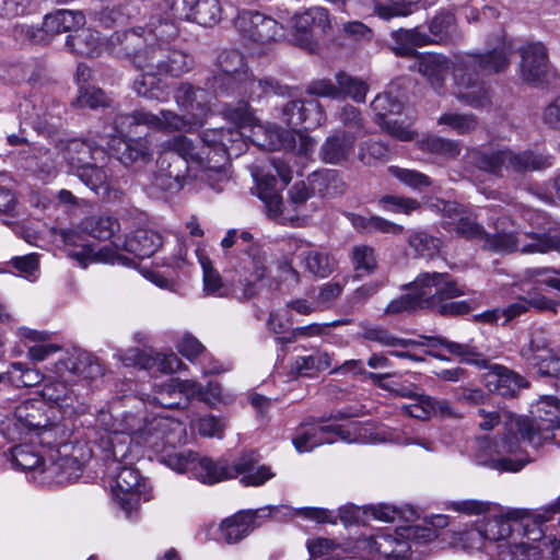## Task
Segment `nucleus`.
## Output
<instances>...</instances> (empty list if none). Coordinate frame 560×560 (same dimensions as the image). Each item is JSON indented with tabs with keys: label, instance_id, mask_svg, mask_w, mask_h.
Returning <instances> with one entry per match:
<instances>
[{
	"label": "nucleus",
	"instance_id": "nucleus-2",
	"mask_svg": "<svg viewBox=\"0 0 560 560\" xmlns=\"http://www.w3.org/2000/svg\"><path fill=\"white\" fill-rule=\"evenodd\" d=\"M533 419L517 418L510 423L509 432L494 444V467L516 472L530 459L523 455V444L539 447L547 442H558L560 433V399L545 397L532 412Z\"/></svg>",
	"mask_w": 560,
	"mask_h": 560
},
{
	"label": "nucleus",
	"instance_id": "nucleus-48",
	"mask_svg": "<svg viewBox=\"0 0 560 560\" xmlns=\"http://www.w3.org/2000/svg\"><path fill=\"white\" fill-rule=\"evenodd\" d=\"M552 351L551 341L546 331L536 329L532 332L528 343L521 348L520 355L527 366L533 368Z\"/></svg>",
	"mask_w": 560,
	"mask_h": 560
},
{
	"label": "nucleus",
	"instance_id": "nucleus-17",
	"mask_svg": "<svg viewBox=\"0 0 560 560\" xmlns=\"http://www.w3.org/2000/svg\"><path fill=\"white\" fill-rule=\"evenodd\" d=\"M241 267L247 275L240 280V285L234 289V296L238 300H249L257 293V282L262 280L268 271L267 253L260 245H250L243 248Z\"/></svg>",
	"mask_w": 560,
	"mask_h": 560
},
{
	"label": "nucleus",
	"instance_id": "nucleus-12",
	"mask_svg": "<svg viewBox=\"0 0 560 560\" xmlns=\"http://www.w3.org/2000/svg\"><path fill=\"white\" fill-rule=\"evenodd\" d=\"M235 27L244 45L259 54L267 45L284 37L283 26L259 11H241L235 19Z\"/></svg>",
	"mask_w": 560,
	"mask_h": 560
},
{
	"label": "nucleus",
	"instance_id": "nucleus-64",
	"mask_svg": "<svg viewBox=\"0 0 560 560\" xmlns=\"http://www.w3.org/2000/svg\"><path fill=\"white\" fill-rule=\"evenodd\" d=\"M439 125L450 127L458 135H468L476 130L478 119L474 114L445 113L438 119Z\"/></svg>",
	"mask_w": 560,
	"mask_h": 560
},
{
	"label": "nucleus",
	"instance_id": "nucleus-1",
	"mask_svg": "<svg viewBox=\"0 0 560 560\" xmlns=\"http://www.w3.org/2000/svg\"><path fill=\"white\" fill-rule=\"evenodd\" d=\"M487 45L486 52L457 55L452 63L441 54L419 55L417 69L440 91L452 67L457 100L475 108L485 107L490 103V93L481 77L503 72L514 54L513 42L503 31L491 36Z\"/></svg>",
	"mask_w": 560,
	"mask_h": 560
},
{
	"label": "nucleus",
	"instance_id": "nucleus-27",
	"mask_svg": "<svg viewBox=\"0 0 560 560\" xmlns=\"http://www.w3.org/2000/svg\"><path fill=\"white\" fill-rule=\"evenodd\" d=\"M234 478L241 476L245 487H260L275 477L271 467L260 464V457L255 452H244L233 464Z\"/></svg>",
	"mask_w": 560,
	"mask_h": 560
},
{
	"label": "nucleus",
	"instance_id": "nucleus-11",
	"mask_svg": "<svg viewBox=\"0 0 560 560\" xmlns=\"http://www.w3.org/2000/svg\"><path fill=\"white\" fill-rule=\"evenodd\" d=\"M433 530L415 525L396 528L394 534L380 533L369 542L371 550L375 551L377 560H412V544L419 539L428 541Z\"/></svg>",
	"mask_w": 560,
	"mask_h": 560
},
{
	"label": "nucleus",
	"instance_id": "nucleus-14",
	"mask_svg": "<svg viewBox=\"0 0 560 560\" xmlns=\"http://www.w3.org/2000/svg\"><path fill=\"white\" fill-rule=\"evenodd\" d=\"M47 371L49 375L45 377V383L40 390L43 399L63 410H80L84 406V397L88 389L86 384L73 381L68 375L58 377L51 371V366L48 368Z\"/></svg>",
	"mask_w": 560,
	"mask_h": 560
},
{
	"label": "nucleus",
	"instance_id": "nucleus-7",
	"mask_svg": "<svg viewBox=\"0 0 560 560\" xmlns=\"http://www.w3.org/2000/svg\"><path fill=\"white\" fill-rule=\"evenodd\" d=\"M145 33L150 42L143 48V54L137 57L136 67H149L160 74L174 78L194 68V57L171 45L178 37V28L170 19L153 14L145 23Z\"/></svg>",
	"mask_w": 560,
	"mask_h": 560
},
{
	"label": "nucleus",
	"instance_id": "nucleus-63",
	"mask_svg": "<svg viewBox=\"0 0 560 560\" xmlns=\"http://www.w3.org/2000/svg\"><path fill=\"white\" fill-rule=\"evenodd\" d=\"M44 423L34 434V442L44 446H57L63 444L67 439V431L65 425L58 422H50L48 419H43Z\"/></svg>",
	"mask_w": 560,
	"mask_h": 560
},
{
	"label": "nucleus",
	"instance_id": "nucleus-55",
	"mask_svg": "<svg viewBox=\"0 0 560 560\" xmlns=\"http://www.w3.org/2000/svg\"><path fill=\"white\" fill-rule=\"evenodd\" d=\"M199 458L200 456L192 451L168 452L167 450L161 456V462L175 471L190 474L195 478Z\"/></svg>",
	"mask_w": 560,
	"mask_h": 560
},
{
	"label": "nucleus",
	"instance_id": "nucleus-20",
	"mask_svg": "<svg viewBox=\"0 0 560 560\" xmlns=\"http://www.w3.org/2000/svg\"><path fill=\"white\" fill-rule=\"evenodd\" d=\"M338 440H348V434L340 425L314 422L301 424L296 429L292 443L299 453H305L319 445L331 444Z\"/></svg>",
	"mask_w": 560,
	"mask_h": 560
},
{
	"label": "nucleus",
	"instance_id": "nucleus-31",
	"mask_svg": "<svg viewBox=\"0 0 560 560\" xmlns=\"http://www.w3.org/2000/svg\"><path fill=\"white\" fill-rule=\"evenodd\" d=\"M47 419L42 415L40 410L35 407L32 401H24L15 408L14 419L9 420L7 429L9 430L8 440H14L15 435L10 432V425L16 429L20 434H24L30 438V442H34L33 434L42 428L44 420Z\"/></svg>",
	"mask_w": 560,
	"mask_h": 560
},
{
	"label": "nucleus",
	"instance_id": "nucleus-32",
	"mask_svg": "<svg viewBox=\"0 0 560 560\" xmlns=\"http://www.w3.org/2000/svg\"><path fill=\"white\" fill-rule=\"evenodd\" d=\"M355 135L347 131H336L329 136L320 148V156L325 163L340 164L348 160L353 151Z\"/></svg>",
	"mask_w": 560,
	"mask_h": 560
},
{
	"label": "nucleus",
	"instance_id": "nucleus-57",
	"mask_svg": "<svg viewBox=\"0 0 560 560\" xmlns=\"http://www.w3.org/2000/svg\"><path fill=\"white\" fill-rule=\"evenodd\" d=\"M336 82L339 84L340 98L350 97L357 103H364L369 91L368 83L360 78L352 77L346 72L336 74Z\"/></svg>",
	"mask_w": 560,
	"mask_h": 560
},
{
	"label": "nucleus",
	"instance_id": "nucleus-19",
	"mask_svg": "<svg viewBox=\"0 0 560 560\" xmlns=\"http://www.w3.org/2000/svg\"><path fill=\"white\" fill-rule=\"evenodd\" d=\"M219 72L208 79L206 85L214 93L229 96L234 85L248 73L243 55L237 50H225L218 57Z\"/></svg>",
	"mask_w": 560,
	"mask_h": 560
},
{
	"label": "nucleus",
	"instance_id": "nucleus-34",
	"mask_svg": "<svg viewBox=\"0 0 560 560\" xmlns=\"http://www.w3.org/2000/svg\"><path fill=\"white\" fill-rule=\"evenodd\" d=\"M155 122L154 113L142 108L136 109L131 114H118L113 121V129L115 131L113 142L137 135L139 126H145L151 129V126H154Z\"/></svg>",
	"mask_w": 560,
	"mask_h": 560
},
{
	"label": "nucleus",
	"instance_id": "nucleus-49",
	"mask_svg": "<svg viewBox=\"0 0 560 560\" xmlns=\"http://www.w3.org/2000/svg\"><path fill=\"white\" fill-rule=\"evenodd\" d=\"M156 122L151 126L156 131H186L191 132L200 126V120H194L189 116L178 115L175 112L162 109L159 114H154Z\"/></svg>",
	"mask_w": 560,
	"mask_h": 560
},
{
	"label": "nucleus",
	"instance_id": "nucleus-26",
	"mask_svg": "<svg viewBox=\"0 0 560 560\" xmlns=\"http://www.w3.org/2000/svg\"><path fill=\"white\" fill-rule=\"evenodd\" d=\"M466 171H479L497 178L505 176L504 148L475 147L467 149L465 156Z\"/></svg>",
	"mask_w": 560,
	"mask_h": 560
},
{
	"label": "nucleus",
	"instance_id": "nucleus-56",
	"mask_svg": "<svg viewBox=\"0 0 560 560\" xmlns=\"http://www.w3.org/2000/svg\"><path fill=\"white\" fill-rule=\"evenodd\" d=\"M194 1L195 0H161L149 19L153 14H160L163 19H170L174 24L175 20H189L192 15Z\"/></svg>",
	"mask_w": 560,
	"mask_h": 560
},
{
	"label": "nucleus",
	"instance_id": "nucleus-30",
	"mask_svg": "<svg viewBox=\"0 0 560 560\" xmlns=\"http://www.w3.org/2000/svg\"><path fill=\"white\" fill-rule=\"evenodd\" d=\"M505 175L525 174L551 166V159L533 150L514 151L504 147Z\"/></svg>",
	"mask_w": 560,
	"mask_h": 560
},
{
	"label": "nucleus",
	"instance_id": "nucleus-41",
	"mask_svg": "<svg viewBox=\"0 0 560 560\" xmlns=\"http://www.w3.org/2000/svg\"><path fill=\"white\" fill-rule=\"evenodd\" d=\"M255 520L254 511H241L225 518L220 526L223 539L228 544L238 542L254 529Z\"/></svg>",
	"mask_w": 560,
	"mask_h": 560
},
{
	"label": "nucleus",
	"instance_id": "nucleus-3",
	"mask_svg": "<svg viewBox=\"0 0 560 560\" xmlns=\"http://www.w3.org/2000/svg\"><path fill=\"white\" fill-rule=\"evenodd\" d=\"M97 425L106 433L104 442L110 456L117 458H128L132 443L164 454L180 442L184 433L180 422L162 416L143 420L135 415H126L118 421L109 412L102 411Z\"/></svg>",
	"mask_w": 560,
	"mask_h": 560
},
{
	"label": "nucleus",
	"instance_id": "nucleus-53",
	"mask_svg": "<svg viewBox=\"0 0 560 560\" xmlns=\"http://www.w3.org/2000/svg\"><path fill=\"white\" fill-rule=\"evenodd\" d=\"M421 0H370L373 12L384 20L407 16L418 9Z\"/></svg>",
	"mask_w": 560,
	"mask_h": 560
},
{
	"label": "nucleus",
	"instance_id": "nucleus-21",
	"mask_svg": "<svg viewBox=\"0 0 560 560\" xmlns=\"http://www.w3.org/2000/svg\"><path fill=\"white\" fill-rule=\"evenodd\" d=\"M521 512L513 511L506 516H495L478 521L482 536H485L486 555L489 560H497L501 551L512 538L513 527L511 520L521 518Z\"/></svg>",
	"mask_w": 560,
	"mask_h": 560
},
{
	"label": "nucleus",
	"instance_id": "nucleus-9",
	"mask_svg": "<svg viewBox=\"0 0 560 560\" xmlns=\"http://www.w3.org/2000/svg\"><path fill=\"white\" fill-rule=\"evenodd\" d=\"M105 440L106 433L103 432L100 438L94 440V447L103 454L102 458L106 464V474L115 482L112 487L115 501L125 512L126 516L132 518L133 514L138 511L140 501H149L152 498V489L141 478L136 468L124 464L127 458L110 456V451L107 450Z\"/></svg>",
	"mask_w": 560,
	"mask_h": 560
},
{
	"label": "nucleus",
	"instance_id": "nucleus-5",
	"mask_svg": "<svg viewBox=\"0 0 560 560\" xmlns=\"http://www.w3.org/2000/svg\"><path fill=\"white\" fill-rule=\"evenodd\" d=\"M466 293L447 273L425 272L412 282L411 291L394 299L384 310L387 315L412 312L418 308H431L444 316L464 315L470 312L466 301H453Z\"/></svg>",
	"mask_w": 560,
	"mask_h": 560
},
{
	"label": "nucleus",
	"instance_id": "nucleus-46",
	"mask_svg": "<svg viewBox=\"0 0 560 560\" xmlns=\"http://www.w3.org/2000/svg\"><path fill=\"white\" fill-rule=\"evenodd\" d=\"M429 32L434 44H445L462 38L456 19L451 11L441 10L429 22Z\"/></svg>",
	"mask_w": 560,
	"mask_h": 560
},
{
	"label": "nucleus",
	"instance_id": "nucleus-18",
	"mask_svg": "<svg viewBox=\"0 0 560 560\" xmlns=\"http://www.w3.org/2000/svg\"><path fill=\"white\" fill-rule=\"evenodd\" d=\"M201 141H203L201 139ZM201 149H198L191 139L186 136H175L162 143V149L165 152H174L177 154L176 163L187 167L188 163H195L203 168H218L226 160L215 154L212 147L207 145L205 142Z\"/></svg>",
	"mask_w": 560,
	"mask_h": 560
},
{
	"label": "nucleus",
	"instance_id": "nucleus-45",
	"mask_svg": "<svg viewBox=\"0 0 560 560\" xmlns=\"http://www.w3.org/2000/svg\"><path fill=\"white\" fill-rule=\"evenodd\" d=\"M257 195L265 203L267 213L271 219H279L282 214V198L276 188L273 175H255Z\"/></svg>",
	"mask_w": 560,
	"mask_h": 560
},
{
	"label": "nucleus",
	"instance_id": "nucleus-44",
	"mask_svg": "<svg viewBox=\"0 0 560 560\" xmlns=\"http://www.w3.org/2000/svg\"><path fill=\"white\" fill-rule=\"evenodd\" d=\"M406 412L417 419H428L433 416L451 417L454 415L447 400L436 399L428 395H421L417 401L406 405Z\"/></svg>",
	"mask_w": 560,
	"mask_h": 560
},
{
	"label": "nucleus",
	"instance_id": "nucleus-13",
	"mask_svg": "<svg viewBox=\"0 0 560 560\" xmlns=\"http://www.w3.org/2000/svg\"><path fill=\"white\" fill-rule=\"evenodd\" d=\"M291 25L294 43L308 50L316 47L319 38L331 27L329 12L323 7H311L295 12L291 18Z\"/></svg>",
	"mask_w": 560,
	"mask_h": 560
},
{
	"label": "nucleus",
	"instance_id": "nucleus-10",
	"mask_svg": "<svg viewBox=\"0 0 560 560\" xmlns=\"http://www.w3.org/2000/svg\"><path fill=\"white\" fill-rule=\"evenodd\" d=\"M162 243L163 237L159 232L150 229H138L124 241H113L112 246H104L98 250H94L90 246L82 245L80 250L72 252L70 256L77 259L83 267L93 261L129 267L135 265V261L121 255L118 252L119 249H124L142 259L152 256L162 246Z\"/></svg>",
	"mask_w": 560,
	"mask_h": 560
},
{
	"label": "nucleus",
	"instance_id": "nucleus-54",
	"mask_svg": "<svg viewBox=\"0 0 560 560\" xmlns=\"http://www.w3.org/2000/svg\"><path fill=\"white\" fill-rule=\"evenodd\" d=\"M310 560H340L346 557L347 549L327 538H315L307 541Z\"/></svg>",
	"mask_w": 560,
	"mask_h": 560
},
{
	"label": "nucleus",
	"instance_id": "nucleus-62",
	"mask_svg": "<svg viewBox=\"0 0 560 560\" xmlns=\"http://www.w3.org/2000/svg\"><path fill=\"white\" fill-rule=\"evenodd\" d=\"M408 243L415 252L425 258H433L440 253L442 241L424 231H413Z\"/></svg>",
	"mask_w": 560,
	"mask_h": 560
},
{
	"label": "nucleus",
	"instance_id": "nucleus-28",
	"mask_svg": "<svg viewBox=\"0 0 560 560\" xmlns=\"http://www.w3.org/2000/svg\"><path fill=\"white\" fill-rule=\"evenodd\" d=\"M63 156L74 174L93 162H105L108 160L105 149L90 140L72 139L67 142L63 149Z\"/></svg>",
	"mask_w": 560,
	"mask_h": 560
},
{
	"label": "nucleus",
	"instance_id": "nucleus-37",
	"mask_svg": "<svg viewBox=\"0 0 560 560\" xmlns=\"http://www.w3.org/2000/svg\"><path fill=\"white\" fill-rule=\"evenodd\" d=\"M195 478L205 485L234 479L233 464L231 465L225 458L200 457Z\"/></svg>",
	"mask_w": 560,
	"mask_h": 560
},
{
	"label": "nucleus",
	"instance_id": "nucleus-16",
	"mask_svg": "<svg viewBox=\"0 0 560 560\" xmlns=\"http://www.w3.org/2000/svg\"><path fill=\"white\" fill-rule=\"evenodd\" d=\"M51 371L58 377L68 375L73 381L84 383L83 380L102 376L104 368L94 354L82 349H72L51 365Z\"/></svg>",
	"mask_w": 560,
	"mask_h": 560
},
{
	"label": "nucleus",
	"instance_id": "nucleus-6",
	"mask_svg": "<svg viewBox=\"0 0 560 560\" xmlns=\"http://www.w3.org/2000/svg\"><path fill=\"white\" fill-rule=\"evenodd\" d=\"M508 218H499L494 222L495 232L487 233L481 225L466 214L460 217L454 230L457 234L483 241V246L495 252L521 250L523 254H546L560 252V228H549L545 233H529L515 235L513 230L506 229Z\"/></svg>",
	"mask_w": 560,
	"mask_h": 560
},
{
	"label": "nucleus",
	"instance_id": "nucleus-47",
	"mask_svg": "<svg viewBox=\"0 0 560 560\" xmlns=\"http://www.w3.org/2000/svg\"><path fill=\"white\" fill-rule=\"evenodd\" d=\"M306 271L315 277L326 278L334 272L337 262L326 250L311 248L303 250L300 255Z\"/></svg>",
	"mask_w": 560,
	"mask_h": 560
},
{
	"label": "nucleus",
	"instance_id": "nucleus-24",
	"mask_svg": "<svg viewBox=\"0 0 560 560\" xmlns=\"http://www.w3.org/2000/svg\"><path fill=\"white\" fill-rule=\"evenodd\" d=\"M147 40L145 25L132 30L114 32L104 39V50L117 58H127L136 67L137 57L143 54Z\"/></svg>",
	"mask_w": 560,
	"mask_h": 560
},
{
	"label": "nucleus",
	"instance_id": "nucleus-60",
	"mask_svg": "<svg viewBox=\"0 0 560 560\" xmlns=\"http://www.w3.org/2000/svg\"><path fill=\"white\" fill-rule=\"evenodd\" d=\"M20 334L22 337L36 342L35 345L28 347V357L35 362L45 361L49 359L54 353L60 351V347L57 345L37 342L46 337L45 332L31 330L28 328H21Z\"/></svg>",
	"mask_w": 560,
	"mask_h": 560
},
{
	"label": "nucleus",
	"instance_id": "nucleus-58",
	"mask_svg": "<svg viewBox=\"0 0 560 560\" xmlns=\"http://www.w3.org/2000/svg\"><path fill=\"white\" fill-rule=\"evenodd\" d=\"M455 547L466 551H482L486 553L485 536H482L478 522L453 534Z\"/></svg>",
	"mask_w": 560,
	"mask_h": 560
},
{
	"label": "nucleus",
	"instance_id": "nucleus-61",
	"mask_svg": "<svg viewBox=\"0 0 560 560\" xmlns=\"http://www.w3.org/2000/svg\"><path fill=\"white\" fill-rule=\"evenodd\" d=\"M326 120V116L320 103L315 98L303 101V109L299 117H294L293 128L304 126L305 129H313Z\"/></svg>",
	"mask_w": 560,
	"mask_h": 560
},
{
	"label": "nucleus",
	"instance_id": "nucleus-22",
	"mask_svg": "<svg viewBox=\"0 0 560 560\" xmlns=\"http://www.w3.org/2000/svg\"><path fill=\"white\" fill-rule=\"evenodd\" d=\"M85 24V16L81 11L57 10L54 13L46 14L43 22V28L31 26L22 27L32 43L47 42L46 35H55L65 32H71Z\"/></svg>",
	"mask_w": 560,
	"mask_h": 560
},
{
	"label": "nucleus",
	"instance_id": "nucleus-38",
	"mask_svg": "<svg viewBox=\"0 0 560 560\" xmlns=\"http://www.w3.org/2000/svg\"><path fill=\"white\" fill-rule=\"evenodd\" d=\"M105 162H93L79 168L74 175L92 191L101 197H107L110 191V175Z\"/></svg>",
	"mask_w": 560,
	"mask_h": 560
},
{
	"label": "nucleus",
	"instance_id": "nucleus-59",
	"mask_svg": "<svg viewBox=\"0 0 560 560\" xmlns=\"http://www.w3.org/2000/svg\"><path fill=\"white\" fill-rule=\"evenodd\" d=\"M221 15L222 8L219 0H195L192 15L188 21L212 26L221 20Z\"/></svg>",
	"mask_w": 560,
	"mask_h": 560
},
{
	"label": "nucleus",
	"instance_id": "nucleus-29",
	"mask_svg": "<svg viewBox=\"0 0 560 560\" xmlns=\"http://www.w3.org/2000/svg\"><path fill=\"white\" fill-rule=\"evenodd\" d=\"M284 93L285 88L280 85L277 81L272 79H255L248 72L234 85V91L231 95L241 97V102L237 106L243 104L248 106L245 98L247 101H258L269 94L284 95Z\"/></svg>",
	"mask_w": 560,
	"mask_h": 560
},
{
	"label": "nucleus",
	"instance_id": "nucleus-35",
	"mask_svg": "<svg viewBox=\"0 0 560 560\" xmlns=\"http://www.w3.org/2000/svg\"><path fill=\"white\" fill-rule=\"evenodd\" d=\"M546 551H553L546 538L534 542L510 540L497 560H541Z\"/></svg>",
	"mask_w": 560,
	"mask_h": 560
},
{
	"label": "nucleus",
	"instance_id": "nucleus-39",
	"mask_svg": "<svg viewBox=\"0 0 560 560\" xmlns=\"http://www.w3.org/2000/svg\"><path fill=\"white\" fill-rule=\"evenodd\" d=\"M68 446L63 445V450L67 451ZM58 457L55 458L54 455H50L52 459L49 467L46 468L54 476L58 482H71L77 480L82 471L84 460L79 459L78 456L71 454H67V452L61 453L60 450L57 451Z\"/></svg>",
	"mask_w": 560,
	"mask_h": 560
},
{
	"label": "nucleus",
	"instance_id": "nucleus-15",
	"mask_svg": "<svg viewBox=\"0 0 560 560\" xmlns=\"http://www.w3.org/2000/svg\"><path fill=\"white\" fill-rule=\"evenodd\" d=\"M521 61L518 78L528 85L538 88L547 82L551 63L547 47L541 42H529L518 48Z\"/></svg>",
	"mask_w": 560,
	"mask_h": 560
},
{
	"label": "nucleus",
	"instance_id": "nucleus-42",
	"mask_svg": "<svg viewBox=\"0 0 560 560\" xmlns=\"http://www.w3.org/2000/svg\"><path fill=\"white\" fill-rule=\"evenodd\" d=\"M142 72L133 80L132 90L140 96L150 100H163L166 95V85L155 69L136 67Z\"/></svg>",
	"mask_w": 560,
	"mask_h": 560
},
{
	"label": "nucleus",
	"instance_id": "nucleus-8",
	"mask_svg": "<svg viewBox=\"0 0 560 560\" xmlns=\"http://www.w3.org/2000/svg\"><path fill=\"white\" fill-rule=\"evenodd\" d=\"M428 340V346L435 348L441 346L451 354L460 358L462 362L474 364L480 369H486L483 374V382L489 392L497 393L502 397H513L521 388L529 386L521 374L508 369L506 366L491 363L482 354H480L476 347L469 343H458L450 341L448 339L440 336L423 337Z\"/></svg>",
	"mask_w": 560,
	"mask_h": 560
},
{
	"label": "nucleus",
	"instance_id": "nucleus-52",
	"mask_svg": "<svg viewBox=\"0 0 560 560\" xmlns=\"http://www.w3.org/2000/svg\"><path fill=\"white\" fill-rule=\"evenodd\" d=\"M80 226L83 232L100 241H108L120 231L118 220L108 215L86 218Z\"/></svg>",
	"mask_w": 560,
	"mask_h": 560
},
{
	"label": "nucleus",
	"instance_id": "nucleus-4",
	"mask_svg": "<svg viewBox=\"0 0 560 560\" xmlns=\"http://www.w3.org/2000/svg\"><path fill=\"white\" fill-rule=\"evenodd\" d=\"M224 116L235 124V128H214L202 131L203 142L212 147L221 160L237 158L247 149L245 138L257 147L272 151L282 145L281 135L273 126L260 124L246 104H228Z\"/></svg>",
	"mask_w": 560,
	"mask_h": 560
},
{
	"label": "nucleus",
	"instance_id": "nucleus-23",
	"mask_svg": "<svg viewBox=\"0 0 560 560\" xmlns=\"http://www.w3.org/2000/svg\"><path fill=\"white\" fill-rule=\"evenodd\" d=\"M213 95L221 94L209 92L207 89L195 86L189 82H182L174 91V101L179 109L186 112L194 120H200V126H202L211 112Z\"/></svg>",
	"mask_w": 560,
	"mask_h": 560
},
{
	"label": "nucleus",
	"instance_id": "nucleus-43",
	"mask_svg": "<svg viewBox=\"0 0 560 560\" xmlns=\"http://www.w3.org/2000/svg\"><path fill=\"white\" fill-rule=\"evenodd\" d=\"M67 46L79 56L94 58L104 51V37L97 31L83 30L77 35H69Z\"/></svg>",
	"mask_w": 560,
	"mask_h": 560
},
{
	"label": "nucleus",
	"instance_id": "nucleus-51",
	"mask_svg": "<svg viewBox=\"0 0 560 560\" xmlns=\"http://www.w3.org/2000/svg\"><path fill=\"white\" fill-rule=\"evenodd\" d=\"M31 444H20L10 450V460L13 466L22 470H46V464L43 455L35 451Z\"/></svg>",
	"mask_w": 560,
	"mask_h": 560
},
{
	"label": "nucleus",
	"instance_id": "nucleus-36",
	"mask_svg": "<svg viewBox=\"0 0 560 560\" xmlns=\"http://www.w3.org/2000/svg\"><path fill=\"white\" fill-rule=\"evenodd\" d=\"M25 117L24 121L35 129L38 133H50L56 128V119L60 118L61 108L55 105L50 110L44 104H24Z\"/></svg>",
	"mask_w": 560,
	"mask_h": 560
},
{
	"label": "nucleus",
	"instance_id": "nucleus-50",
	"mask_svg": "<svg viewBox=\"0 0 560 560\" xmlns=\"http://www.w3.org/2000/svg\"><path fill=\"white\" fill-rule=\"evenodd\" d=\"M350 261L354 270V278L362 279L371 276L377 268V256L372 246L360 244L352 247Z\"/></svg>",
	"mask_w": 560,
	"mask_h": 560
},
{
	"label": "nucleus",
	"instance_id": "nucleus-25",
	"mask_svg": "<svg viewBox=\"0 0 560 560\" xmlns=\"http://www.w3.org/2000/svg\"><path fill=\"white\" fill-rule=\"evenodd\" d=\"M198 388L196 381L168 378L154 385L152 400L156 405L168 409L186 408L194 394L198 393Z\"/></svg>",
	"mask_w": 560,
	"mask_h": 560
},
{
	"label": "nucleus",
	"instance_id": "nucleus-33",
	"mask_svg": "<svg viewBox=\"0 0 560 560\" xmlns=\"http://www.w3.org/2000/svg\"><path fill=\"white\" fill-rule=\"evenodd\" d=\"M393 50L398 56L413 57L416 48L434 44L431 34L422 32L419 27L399 28L392 33Z\"/></svg>",
	"mask_w": 560,
	"mask_h": 560
},
{
	"label": "nucleus",
	"instance_id": "nucleus-40",
	"mask_svg": "<svg viewBox=\"0 0 560 560\" xmlns=\"http://www.w3.org/2000/svg\"><path fill=\"white\" fill-rule=\"evenodd\" d=\"M112 150L124 165L129 166L136 162H147L151 158V150L145 139H118Z\"/></svg>",
	"mask_w": 560,
	"mask_h": 560
}]
</instances>
